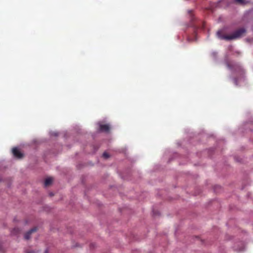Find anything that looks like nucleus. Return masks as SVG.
Returning <instances> with one entry per match:
<instances>
[{
  "mask_svg": "<svg viewBox=\"0 0 253 253\" xmlns=\"http://www.w3.org/2000/svg\"><path fill=\"white\" fill-rule=\"evenodd\" d=\"M245 32L246 30L244 28H242L237 30L230 35H223L221 31H217L216 35L218 38L220 39L230 41L241 37Z\"/></svg>",
  "mask_w": 253,
  "mask_h": 253,
  "instance_id": "1",
  "label": "nucleus"
},
{
  "mask_svg": "<svg viewBox=\"0 0 253 253\" xmlns=\"http://www.w3.org/2000/svg\"><path fill=\"white\" fill-rule=\"evenodd\" d=\"M12 153L14 156L18 159H21L23 157V154L17 148H13Z\"/></svg>",
  "mask_w": 253,
  "mask_h": 253,
  "instance_id": "2",
  "label": "nucleus"
},
{
  "mask_svg": "<svg viewBox=\"0 0 253 253\" xmlns=\"http://www.w3.org/2000/svg\"><path fill=\"white\" fill-rule=\"evenodd\" d=\"M37 230V227H34V228L31 229L30 230H29L28 232H27L25 234V236H24L25 239L26 240L29 239L30 238L31 234L32 233L36 232Z\"/></svg>",
  "mask_w": 253,
  "mask_h": 253,
  "instance_id": "3",
  "label": "nucleus"
},
{
  "mask_svg": "<svg viewBox=\"0 0 253 253\" xmlns=\"http://www.w3.org/2000/svg\"><path fill=\"white\" fill-rule=\"evenodd\" d=\"M100 130L104 132H108L109 130L110 127L108 125H100L99 126Z\"/></svg>",
  "mask_w": 253,
  "mask_h": 253,
  "instance_id": "4",
  "label": "nucleus"
},
{
  "mask_svg": "<svg viewBox=\"0 0 253 253\" xmlns=\"http://www.w3.org/2000/svg\"><path fill=\"white\" fill-rule=\"evenodd\" d=\"M227 66L231 70H234V67L238 68L240 70H242L241 66L239 64H235L233 65L232 64L228 63Z\"/></svg>",
  "mask_w": 253,
  "mask_h": 253,
  "instance_id": "5",
  "label": "nucleus"
},
{
  "mask_svg": "<svg viewBox=\"0 0 253 253\" xmlns=\"http://www.w3.org/2000/svg\"><path fill=\"white\" fill-rule=\"evenodd\" d=\"M53 181V179L51 177H48L45 180L44 185L45 186H48L50 185Z\"/></svg>",
  "mask_w": 253,
  "mask_h": 253,
  "instance_id": "6",
  "label": "nucleus"
},
{
  "mask_svg": "<svg viewBox=\"0 0 253 253\" xmlns=\"http://www.w3.org/2000/svg\"><path fill=\"white\" fill-rule=\"evenodd\" d=\"M103 157L104 158L107 159V158H109V155L107 153H106V152H104V153H103Z\"/></svg>",
  "mask_w": 253,
  "mask_h": 253,
  "instance_id": "7",
  "label": "nucleus"
},
{
  "mask_svg": "<svg viewBox=\"0 0 253 253\" xmlns=\"http://www.w3.org/2000/svg\"><path fill=\"white\" fill-rule=\"evenodd\" d=\"M236 2L240 4H244L245 1L244 0H235Z\"/></svg>",
  "mask_w": 253,
  "mask_h": 253,
  "instance_id": "8",
  "label": "nucleus"
},
{
  "mask_svg": "<svg viewBox=\"0 0 253 253\" xmlns=\"http://www.w3.org/2000/svg\"><path fill=\"white\" fill-rule=\"evenodd\" d=\"M27 253H35V252L34 251H28L27 252Z\"/></svg>",
  "mask_w": 253,
  "mask_h": 253,
  "instance_id": "9",
  "label": "nucleus"
}]
</instances>
